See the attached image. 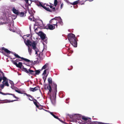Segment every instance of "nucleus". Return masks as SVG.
Instances as JSON below:
<instances>
[{
    "mask_svg": "<svg viewBox=\"0 0 124 124\" xmlns=\"http://www.w3.org/2000/svg\"><path fill=\"white\" fill-rule=\"evenodd\" d=\"M33 100L34 101H33V103L35 104V105L36 106L37 108H39V105H38L37 103H39L35 99H33Z\"/></svg>",
    "mask_w": 124,
    "mask_h": 124,
    "instance_id": "18",
    "label": "nucleus"
},
{
    "mask_svg": "<svg viewBox=\"0 0 124 124\" xmlns=\"http://www.w3.org/2000/svg\"><path fill=\"white\" fill-rule=\"evenodd\" d=\"M66 1H67V2H68L67 0H66Z\"/></svg>",
    "mask_w": 124,
    "mask_h": 124,
    "instance_id": "60",
    "label": "nucleus"
},
{
    "mask_svg": "<svg viewBox=\"0 0 124 124\" xmlns=\"http://www.w3.org/2000/svg\"><path fill=\"white\" fill-rule=\"evenodd\" d=\"M39 87L37 86L34 88L30 87V90L33 92H35L39 89Z\"/></svg>",
    "mask_w": 124,
    "mask_h": 124,
    "instance_id": "15",
    "label": "nucleus"
},
{
    "mask_svg": "<svg viewBox=\"0 0 124 124\" xmlns=\"http://www.w3.org/2000/svg\"><path fill=\"white\" fill-rule=\"evenodd\" d=\"M47 88L49 90V92H48V93L49 94V93H51L52 91L50 85H48L47 86Z\"/></svg>",
    "mask_w": 124,
    "mask_h": 124,
    "instance_id": "19",
    "label": "nucleus"
},
{
    "mask_svg": "<svg viewBox=\"0 0 124 124\" xmlns=\"http://www.w3.org/2000/svg\"><path fill=\"white\" fill-rule=\"evenodd\" d=\"M37 29H35V31L36 32V31H37Z\"/></svg>",
    "mask_w": 124,
    "mask_h": 124,
    "instance_id": "52",
    "label": "nucleus"
},
{
    "mask_svg": "<svg viewBox=\"0 0 124 124\" xmlns=\"http://www.w3.org/2000/svg\"><path fill=\"white\" fill-rule=\"evenodd\" d=\"M71 69L70 70H71L72 68H73V67L72 66H71ZM68 69L69 70H70L69 69Z\"/></svg>",
    "mask_w": 124,
    "mask_h": 124,
    "instance_id": "50",
    "label": "nucleus"
},
{
    "mask_svg": "<svg viewBox=\"0 0 124 124\" xmlns=\"http://www.w3.org/2000/svg\"><path fill=\"white\" fill-rule=\"evenodd\" d=\"M25 1L26 3L27 4V5H29L31 3V1H32L33 0H30V2H31L30 4H29L28 3V1H29V0H25Z\"/></svg>",
    "mask_w": 124,
    "mask_h": 124,
    "instance_id": "34",
    "label": "nucleus"
},
{
    "mask_svg": "<svg viewBox=\"0 0 124 124\" xmlns=\"http://www.w3.org/2000/svg\"><path fill=\"white\" fill-rule=\"evenodd\" d=\"M68 38L70 43L75 47L77 46V41L75 35L72 33H69L68 35Z\"/></svg>",
    "mask_w": 124,
    "mask_h": 124,
    "instance_id": "1",
    "label": "nucleus"
},
{
    "mask_svg": "<svg viewBox=\"0 0 124 124\" xmlns=\"http://www.w3.org/2000/svg\"><path fill=\"white\" fill-rule=\"evenodd\" d=\"M27 37H28L30 35L29 34L28 35H27Z\"/></svg>",
    "mask_w": 124,
    "mask_h": 124,
    "instance_id": "51",
    "label": "nucleus"
},
{
    "mask_svg": "<svg viewBox=\"0 0 124 124\" xmlns=\"http://www.w3.org/2000/svg\"><path fill=\"white\" fill-rule=\"evenodd\" d=\"M47 63L42 68V70L43 69H45L47 67L48 65Z\"/></svg>",
    "mask_w": 124,
    "mask_h": 124,
    "instance_id": "28",
    "label": "nucleus"
},
{
    "mask_svg": "<svg viewBox=\"0 0 124 124\" xmlns=\"http://www.w3.org/2000/svg\"><path fill=\"white\" fill-rule=\"evenodd\" d=\"M2 50H4L5 52L8 53H10L11 51L8 50L7 49L5 48L4 47H2Z\"/></svg>",
    "mask_w": 124,
    "mask_h": 124,
    "instance_id": "17",
    "label": "nucleus"
},
{
    "mask_svg": "<svg viewBox=\"0 0 124 124\" xmlns=\"http://www.w3.org/2000/svg\"><path fill=\"white\" fill-rule=\"evenodd\" d=\"M32 1L34 2L37 5L41 7L48 11H50V9L49 7H46V6H48V4H47L45 3L43 5L42 3L39 1L38 0H33Z\"/></svg>",
    "mask_w": 124,
    "mask_h": 124,
    "instance_id": "2",
    "label": "nucleus"
},
{
    "mask_svg": "<svg viewBox=\"0 0 124 124\" xmlns=\"http://www.w3.org/2000/svg\"><path fill=\"white\" fill-rule=\"evenodd\" d=\"M28 52L30 55H31V52L32 51V49L29 46H28Z\"/></svg>",
    "mask_w": 124,
    "mask_h": 124,
    "instance_id": "23",
    "label": "nucleus"
},
{
    "mask_svg": "<svg viewBox=\"0 0 124 124\" xmlns=\"http://www.w3.org/2000/svg\"><path fill=\"white\" fill-rule=\"evenodd\" d=\"M48 6H49L50 8H53V6L52 5H48V6H47L46 7H48Z\"/></svg>",
    "mask_w": 124,
    "mask_h": 124,
    "instance_id": "43",
    "label": "nucleus"
},
{
    "mask_svg": "<svg viewBox=\"0 0 124 124\" xmlns=\"http://www.w3.org/2000/svg\"><path fill=\"white\" fill-rule=\"evenodd\" d=\"M33 17V15H31L29 17L28 19L30 21H31L32 20V18Z\"/></svg>",
    "mask_w": 124,
    "mask_h": 124,
    "instance_id": "33",
    "label": "nucleus"
},
{
    "mask_svg": "<svg viewBox=\"0 0 124 124\" xmlns=\"http://www.w3.org/2000/svg\"><path fill=\"white\" fill-rule=\"evenodd\" d=\"M1 73H2L3 76V77L2 78V79L3 80V81L2 82V83H4L5 81L8 80V79H7L6 77L4 76V74L2 71H1Z\"/></svg>",
    "mask_w": 124,
    "mask_h": 124,
    "instance_id": "14",
    "label": "nucleus"
},
{
    "mask_svg": "<svg viewBox=\"0 0 124 124\" xmlns=\"http://www.w3.org/2000/svg\"><path fill=\"white\" fill-rule=\"evenodd\" d=\"M82 120L84 121L85 124H97V121L91 122V118L86 117L84 116H83L82 117Z\"/></svg>",
    "mask_w": 124,
    "mask_h": 124,
    "instance_id": "3",
    "label": "nucleus"
},
{
    "mask_svg": "<svg viewBox=\"0 0 124 124\" xmlns=\"http://www.w3.org/2000/svg\"><path fill=\"white\" fill-rule=\"evenodd\" d=\"M22 70H23V68H25L24 67V66L23 65L22 66Z\"/></svg>",
    "mask_w": 124,
    "mask_h": 124,
    "instance_id": "49",
    "label": "nucleus"
},
{
    "mask_svg": "<svg viewBox=\"0 0 124 124\" xmlns=\"http://www.w3.org/2000/svg\"><path fill=\"white\" fill-rule=\"evenodd\" d=\"M24 13L23 12H19V15L21 17H23L24 16Z\"/></svg>",
    "mask_w": 124,
    "mask_h": 124,
    "instance_id": "26",
    "label": "nucleus"
},
{
    "mask_svg": "<svg viewBox=\"0 0 124 124\" xmlns=\"http://www.w3.org/2000/svg\"><path fill=\"white\" fill-rule=\"evenodd\" d=\"M58 3L57 0H54V4L55 6H56Z\"/></svg>",
    "mask_w": 124,
    "mask_h": 124,
    "instance_id": "35",
    "label": "nucleus"
},
{
    "mask_svg": "<svg viewBox=\"0 0 124 124\" xmlns=\"http://www.w3.org/2000/svg\"><path fill=\"white\" fill-rule=\"evenodd\" d=\"M31 98V99H32Z\"/></svg>",
    "mask_w": 124,
    "mask_h": 124,
    "instance_id": "61",
    "label": "nucleus"
},
{
    "mask_svg": "<svg viewBox=\"0 0 124 124\" xmlns=\"http://www.w3.org/2000/svg\"><path fill=\"white\" fill-rule=\"evenodd\" d=\"M37 60H36L37 61H38V58L37 59Z\"/></svg>",
    "mask_w": 124,
    "mask_h": 124,
    "instance_id": "58",
    "label": "nucleus"
},
{
    "mask_svg": "<svg viewBox=\"0 0 124 124\" xmlns=\"http://www.w3.org/2000/svg\"><path fill=\"white\" fill-rule=\"evenodd\" d=\"M12 95L13 96V97H14L17 100H12L11 101H10L8 100H5V103L12 102L14 101H17L18 100V99H19V98H18L14 94L10 93H6V94H5V95Z\"/></svg>",
    "mask_w": 124,
    "mask_h": 124,
    "instance_id": "4",
    "label": "nucleus"
},
{
    "mask_svg": "<svg viewBox=\"0 0 124 124\" xmlns=\"http://www.w3.org/2000/svg\"><path fill=\"white\" fill-rule=\"evenodd\" d=\"M15 91H16V92H17L18 93H20V94H22V92H21V91H19L18 90H16V89H15Z\"/></svg>",
    "mask_w": 124,
    "mask_h": 124,
    "instance_id": "37",
    "label": "nucleus"
},
{
    "mask_svg": "<svg viewBox=\"0 0 124 124\" xmlns=\"http://www.w3.org/2000/svg\"><path fill=\"white\" fill-rule=\"evenodd\" d=\"M47 75H47H47H46V77H45V78H46V77H47Z\"/></svg>",
    "mask_w": 124,
    "mask_h": 124,
    "instance_id": "53",
    "label": "nucleus"
},
{
    "mask_svg": "<svg viewBox=\"0 0 124 124\" xmlns=\"http://www.w3.org/2000/svg\"><path fill=\"white\" fill-rule=\"evenodd\" d=\"M52 8V9L51 10H50V11H49V12H52L53 11H54V12L55 11V7H54L53 8Z\"/></svg>",
    "mask_w": 124,
    "mask_h": 124,
    "instance_id": "38",
    "label": "nucleus"
},
{
    "mask_svg": "<svg viewBox=\"0 0 124 124\" xmlns=\"http://www.w3.org/2000/svg\"><path fill=\"white\" fill-rule=\"evenodd\" d=\"M4 84V85L6 86H9V84L8 83V80L5 82Z\"/></svg>",
    "mask_w": 124,
    "mask_h": 124,
    "instance_id": "27",
    "label": "nucleus"
},
{
    "mask_svg": "<svg viewBox=\"0 0 124 124\" xmlns=\"http://www.w3.org/2000/svg\"><path fill=\"white\" fill-rule=\"evenodd\" d=\"M47 80L49 83V85H50V84H52V79L51 78H48Z\"/></svg>",
    "mask_w": 124,
    "mask_h": 124,
    "instance_id": "21",
    "label": "nucleus"
},
{
    "mask_svg": "<svg viewBox=\"0 0 124 124\" xmlns=\"http://www.w3.org/2000/svg\"><path fill=\"white\" fill-rule=\"evenodd\" d=\"M13 63L17 67L20 68H21L23 66L22 63L21 62H19L18 64H17L16 62H14Z\"/></svg>",
    "mask_w": 124,
    "mask_h": 124,
    "instance_id": "13",
    "label": "nucleus"
},
{
    "mask_svg": "<svg viewBox=\"0 0 124 124\" xmlns=\"http://www.w3.org/2000/svg\"><path fill=\"white\" fill-rule=\"evenodd\" d=\"M36 43L35 41H33L31 43V46L33 47V49L34 50L35 52V54H37V52L39 51V50L37 48L36 46Z\"/></svg>",
    "mask_w": 124,
    "mask_h": 124,
    "instance_id": "7",
    "label": "nucleus"
},
{
    "mask_svg": "<svg viewBox=\"0 0 124 124\" xmlns=\"http://www.w3.org/2000/svg\"><path fill=\"white\" fill-rule=\"evenodd\" d=\"M47 70V69L45 70H44V72L43 74V75H44V76H45V74H46V71Z\"/></svg>",
    "mask_w": 124,
    "mask_h": 124,
    "instance_id": "41",
    "label": "nucleus"
},
{
    "mask_svg": "<svg viewBox=\"0 0 124 124\" xmlns=\"http://www.w3.org/2000/svg\"><path fill=\"white\" fill-rule=\"evenodd\" d=\"M84 4V3H81V5H82V4Z\"/></svg>",
    "mask_w": 124,
    "mask_h": 124,
    "instance_id": "55",
    "label": "nucleus"
},
{
    "mask_svg": "<svg viewBox=\"0 0 124 124\" xmlns=\"http://www.w3.org/2000/svg\"><path fill=\"white\" fill-rule=\"evenodd\" d=\"M22 70L23 71H24L25 72L27 73L28 74V73H29V71H28L27 70V69L26 68H23V70Z\"/></svg>",
    "mask_w": 124,
    "mask_h": 124,
    "instance_id": "31",
    "label": "nucleus"
},
{
    "mask_svg": "<svg viewBox=\"0 0 124 124\" xmlns=\"http://www.w3.org/2000/svg\"><path fill=\"white\" fill-rule=\"evenodd\" d=\"M4 83H2V84L0 85V94L3 95H5L6 93H5L1 92V91L3 89L4 87Z\"/></svg>",
    "mask_w": 124,
    "mask_h": 124,
    "instance_id": "12",
    "label": "nucleus"
},
{
    "mask_svg": "<svg viewBox=\"0 0 124 124\" xmlns=\"http://www.w3.org/2000/svg\"><path fill=\"white\" fill-rule=\"evenodd\" d=\"M50 23H52V24L54 25V26L55 25L57 28V20L55 18L52 19L50 21Z\"/></svg>",
    "mask_w": 124,
    "mask_h": 124,
    "instance_id": "10",
    "label": "nucleus"
},
{
    "mask_svg": "<svg viewBox=\"0 0 124 124\" xmlns=\"http://www.w3.org/2000/svg\"><path fill=\"white\" fill-rule=\"evenodd\" d=\"M93 1V0H89L90 1H90Z\"/></svg>",
    "mask_w": 124,
    "mask_h": 124,
    "instance_id": "57",
    "label": "nucleus"
},
{
    "mask_svg": "<svg viewBox=\"0 0 124 124\" xmlns=\"http://www.w3.org/2000/svg\"><path fill=\"white\" fill-rule=\"evenodd\" d=\"M18 60H19V61H22L21 60H20L19 59H18Z\"/></svg>",
    "mask_w": 124,
    "mask_h": 124,
    "instance_id": "54",
    "label": "nucleus"
},
{
    "mask_svg": "<svg viewBox=\"0 0 124 124\" xmlns=\"http://www.w3.org/2000/svg\"><path fill=\"white\" fill-rule=\"evenodd\" d=\"M59 121H60L61 122H62V123H64L65 124H68L67 123H66L65 122H63V121H62L61 120L60 118V119H58Z\"/></svg>",
    "mask_w": 124,
    "mask_h": 124,
    "instance_id": "39",
    "label": "nucleus"
},
{
    "mask_svg": "<svg viewBox=\"0 0 124 124\" xmlns=\"http://www.w3.org/2000/svg\"><path fill=\"white\" fill-rule=\"evenodd\" d=\"M39 108H37L39 109H42V107L40 105H39Z\"/></svg>",
    "mask_w": 124,
    "mask_h": 124,
    "instance_id": "42",
    "label": "nucleus"
},
{
    "mask_svg": "<svg viewBox=\"0 0 124 124\" xmlns=\"http://www.w3.org/2000/svg\"><path fill=\"white\" fill-rule=\"evenodd\" d=\"M12 11L13 13L17 15H19V11L18 10L16 9L14 7L13 8Z\"/></svg>",
    "mask_w": 124,
    "mask_h": 124,
    "instance_id": "16",
    "label": "nucleus"
},
{
    "mask_svg": "<svg viewBox=\"0 0 124 124\" xmlns=\"http://www.w3.org/2000/svg\"><path fill=\"white\" fill-rule=\"evenodd\" d=\"M79 35H77V37H79Z\"/></svg>",
    "mask_w": 124,
    "mask_h": 124,
    "instance_id": "56",
    "label": "nucleus"
},
{
    "mask_svg": "<svg viewBox=\"0 0 124 124\" xmlns=\"http://www.w3.org/2000/svg\"><path fill=\"white\" fill-rule=\"evenodd\" d=\"M63 5V4L62 3L61 4V8H62Z\"/></svg>",
    "mask_w": 124,
    "mask_h": 124,
    "instance_id": "46",
    "label": "nucleus"
},
{
    "mask_svg": "<svg viewBox=\"0 0 124 124\" xmlns=\"http://www.w3.org/2000/svg\"><path fill=\"white\" fill-rule=\"evenodd\" d=\"M31 13H32V14H33L32 12Z\"/></svg>",
    "mask_w": 124,
    "mask_h": 124,
    "instance_id": "59",
    "label": "nucleus"
},
{
    "mask_svg": "<svg viewBox=\"0 0 124 124\" xmlns=\"http://www.w3.org/2000/svg\"><path fill=\"white\" fill-rule=\"evenodd\" d=\"M40 24H39V26H40L42 27H43L44 26V25L43 24V22H42V21L41 20L40 22Z\"/></svg>",
    "mask_w": 124,
    "mask_h": 124,
    "instance_id": "32",
    "label": "nucleus"
},
{
    "mask_svg": "<svg viewBox=\"0 0 124 124\" xmlns=\"http://www.w3.org/2000/svg\"><path fill=\"white\" fill-rule=\"evenodd\" d=\"M52 87L54 88L53 96L54 97H56L57 92V85L55 83H53L52 84Z\"/></svg>",
    "mask_w": 124,
    "mask_h": 124,
    "instance_id": "5",
    "label": "nucleus"
},
{
    "mask_svg": "<svg viewBox=\"0 0 124 124\" xmlns=\"http://www.w3.org/2000/svg\"><path fill=\"white\" fill-rule=\"evenodd\" d=\"M43 80H44V82H45L46 80V78L45 77V76H44V77L43 76Z\"/></svg>",
    "mask_w": 124,
    "mask_h": 124,
    "instance_id": "44",
    "label": "nucleus"
},
{
    "mask_svg": "<svg viewBox=\"0 0 124 124\" xmlns=\"http://www.w3.org/2000/svg\"><path fill=\"white\" fill-rule=\"evenodd\" d=\"M72 116V115H70V118H71V119H73V118L74 117V116Z\"/></svg>",
    "mask_w": 124,
    "mask_h": 124,
    "instance_id": "45",
    "label": "nucleus"
},
{
    "mask_svg": "<svg viewBox=\"0 0 124 124\" xmlns=\"http://www.w3.org/2000/svg\"><path fill=\"white\" fill-rule=\"evenodd\" d=\"M2 80V77H0V82H1Z\"/></svg>",
    "mask_w": 124,
    "mask_h": 124,
    "instance_id": "48",
    "label": "nucleus"
},
{
    "mask_svg": "<svg viewBox=\"0 0 124 124\" xmlns=\"http://www.w3.org/2000/svg\"><path fill=\"white\" fill-rule=\"evenodd\" d=\"M25 94L27 96L30 97V98H31L32 99H31L29 98V100L31 101H32L33 100V99H34V98H33V97L32 96H31L30 94H28L26 93Z\"/></svg>",
    "mask_w": 124,
    "mask_h": 124,
    "instance_id": "25",
    "label": "nucleus"
},
{
    "mask_svg": "<svg viewBox=\"0 0 124 124\" xmlns=\"http://www.w3.org/2000/svg\"><path fill=\"white\" fill-rule=\"evenodd\" d=\"M35 73L34 74L36 75H39V73H40V71L39 70H35Z\"/></svg>",
    "mask_w": 124,
    "mask_h": 124,
    "instance_id": "29",
    "label": "nucleus"
},
{
    "mask_svg": "<svg viewBox=\"0 0 124 124\" xmlns=\"http://www.w3.org/2000/svg\"><path fill=\"white\" fill-rule=\"evenodd\" d=\"M38 35L40 36L42 40H43L45 38L46 35L42 31H40L38 33H37Z\"/></svg>",
    "mask_w": 124,
    "mask_h": 124,
    "instance_id": "8",
    "label": "nucleus"
},
{
    "mask_svg": "<svg viewBox=\"0 0 124 124\" xmlns=\"http://www.w3.org/2000/svg\"><path fill=\"white\" fill-rule=\"evenodd\" d=\"M9 82L10 84H11L12 86L14 85V83L13 81H12L10 80H9Z\"/></svg>",
    "mask_w": 124,
    "mask_h": 124,
    "instance_id": "36",
    "label": "nucleus"
},
{
    "mask_svg": "<svg viewBox=\"0 0 124 124\" xmlns=\"http://www.w3.org/2000/svg\"><path fill=\"white\" fill-rule=\"evenodd\" d=\"M26 44L27 46H29V45L31 46V42L30 40H28L26 41Z\"/></svg>",
    "mask_w": 124,
    "mask_h": 124,
    "instance_id": "20",
    "label": "nucleus"
},
{
    "mask_svg": "<svg viewBox=\"0 0 124 124\" xmlns=\"http://www.w3.org/2000/svg\"><path fill=\"white\" fill-rule=\"evenodd\" d=\"M59 121H60L61 122H62V123H64L65 124H68L67 123H66L65 122H63V121H62L61 120L60 118V119H58Z\"/></svg>",
    "mask_w": 124,
    "mask_h": 124,
    "instance_id": "40",
    "label": "nucleus"
},
{
    "mask_svg": "<svg viewBox=\"0 0 124 124\" xmlns=\"http://www.w3.org/2000/svg\"><path fill=\"white\" fill-rule=\"evenodd\" d=\"M19 61V60L18 59H16L15 61L16 62H18Z\"/></svg>",
    "mask_w": 124,
    "mask_h": 124,
    "instance_id": "47",
    "label": "nucleus"
},
{
    "mask_svg": "<svg viewBox=\"0 0 124 124\" xmlns=\"http://www.w3.org/2000/svg\"><path fill=\"white\" fill-rule=\"evenodd\" d=\"M49 113L50 114L52 115L54 118L57 119H60V118L58 117L57 116H56L55 115H54L52 112H49Z\"/></svg>",
    "mask_w": 124,
    "mask_h": 124,
    "instance_id": "22",
    "label": "nucleus"
},
{
    "mask_svg": "<svg viewBox=\"0 0 124 124\" xmlns=\"http://www.w3.org/2000/svg\"><path fill=\"white\" fill-rule=\"evenodd\" d=\"M29 70V73H28V74H31L32 75H34L35 74L34 73L35 72L33 70H31L30 69H29V70Z\"/></svg>",
    "mask_w": 124,
    "mask_h": 124,
    "instance_id": "24",
    "label": "nucleus"
},
{
    "mask_svg": "<svg viewBox=\"0 0 124 124\" xmlns=\"http://www.w3.org/2000/svg\"><path fill=\"white\" fill-rule=\"evenodd\" d=\"M55 18L57 20V21H58V23H59L61 25H63V23L62 20L60 17H55Z\"/></svg>",
    "mask_w": 124,
    "mask_h": 124,
    "instance_id": "11",
    "label": "nucleus"
},
{
    "mask_svg": "<svg viewBox=\"0 0 124 124\" xmlns=\"http://www.w3.org/2000/svg\"><path fill=\"white\" fill-rule=\"evenodd\" d=\"M78 1L77 0L74 2L73 3H71V4L73 5H76L78 3Z\"/></svg>",
    "mask_w": 124,
    "mask_h": 124,
    "instance_id": "30",
    "label": "nucleus"
},
{
    "mask_svg": "<svg viewBox=\"0 0 124 124\" xmlns=\"http://www.w3.org/2000/svg\"><path fill=\"white\" fill-rule=\"evenodd\" d=\"M55 28V26H53L52 24H48L47 26H46L45 27V28L46 29H49L50 30H53Z\"/></svg>",
    "mask_w": 124,
    "mask_h": 124,
    "instance_id": "9",
    "label": "nucleus"
},
{
    "mask_svg": "<svg viewBox=\"0 0 124 124\" xmlns=\"http://www.w3.org/2000/svg\"><path fill=\"white\" fill-rule=\"evenodd\" d=\"M17 58H20L21 59L24 60L25 61L27 62H31V63H32L33 62V61H30L29 60L27 59H26L25 58H23V57H21L19 56V55H18L17 54H16L15 53H14L13 54Z\"/></svg>",
    "mask_w": 124,
    "mask_h": 124,
    "instance_id": "6",
    "label": "nucleus"
}]
</instances>
